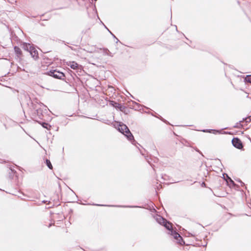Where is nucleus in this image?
<instances>
[{
  "instance_id": "f257e3e1",
  "label": "nucleus",
  "mask_w": 251,
  "mask_h": 251,
  "mask_svg": "<svg viewBox=\"0 0 251 251\" xmlns=\"http://www.w3.org/2000/svg\"><path fill=\"white\" fill-rule=\"evenodd\" d=\"M154 218L158 224L163 225L169 230L168 234L172 235L178 244L180 245L184 244V242L183 241L180 235L173 229L172 225L171 223L167 221L166 220L159 215H156Z\"/></svg>"
},
{
  "instance_id": "f03ea898",
  "label": "nucleus",
  "mask_w": 251,
  "mask_h": 251,
  "mask_svg": "<svg viewBox=\"0 0 251 251\" xmlns=\"http://www.w3.org/2000/svg\"><path fill=\"white\" fill-rule=\"evenodd\" d=\"M118 129L120 132H121L126 136L128 140L130 141H132V140H133V136L132 135L130 130H129L128 128L126 125L121 124H118Z\"/></svg>"
},
{
  "instance_id": "7ed1b4c3",
  "label": "nucleus",
  "mask_w": 251,
  "mask_h": 251,
  "mask_svg": "<svg viewBox=\"0 0 251 251\" xmlns=\"http://www.w3.org/2000/svg\"><path fill=\"white\" fill-rule=\"evenodd\" d=\"M232 144L233 146L237 149H241L243 148L241 141L237 138H234L232 140Z\"/></svg>"
},
{
  "instance_id": "20e7f679",
  "label": "nucleus",
  "mask_w": 251,
  "mask_h": 251,
  "mask_svg": "<svg viewBox=\"0 0 251 251\" xmlns=\"http://www.w3.org/2000/svg\"><path fill=\"white\" fill-rule=\"evenodd\" d=\"M50 73L51 74V75L55 78L62 79L64 77V74L58 71H54L53 72H50Z\"/></svg>"
},
{
  "instance_id": "39448f33",
  "label": "nucleus",
  "mask_w": 251,
  "mask_h": 251,
  "mask_svg": "<svg viewBox=\"0 0 251 251\" xmlns=\"http://www.w3.org/2000/svg\"><path fill=\"white\" fill-rule=\"evenodd\" d=\"M67 65L74 70H77L79 68L78 64L75 61H69L67 62Z\"/></svg>"
},
{
  "instance_id": "423d86ee",
  "label": "nucleus",
  "mask_w": 251,
  "mask_h": 251,
  "mask_svg": "<svg viewBox=\"0 0 251 251\" xmlns=\"http://www.w3.org/2000/svg\"><path fill=\"white\" fill-rule=\"evenodd\" d=\"M32 56V57L36 59L38 57V53L37 50L35 49V48L32 46L31 50L29 51Z\"/></svg>"
},
{
  "instance_id": "0eeeda50",
  "label": "nucleus",
  "mask_w": 251,
  "mask_h": 251,
  "mask_svg": "<svg viewBox=\"0 0 251 251\" xmlns=\"http://www.w3.org/2000/svg\"><path fill=\"white\" fill-rule=\"evenodd\" d=\"M32 47V46H31L30 44L24 43L23 45V49L28 52L30 51Z\"/></svg>"
},
{
  "instance_id": "6e6552de",
  "label": "nucleus",
  "mask_w": 251,
  "mask_h": 251,
  "mask_svg": "<svg viewBox=\"0 0 251 251\" xmlns=\"http://www.w3.org/2000/svg\"><path fill=\"white\" fill-rule=\"evenodd\" d=\"M100 50H102V52L104 55H108L110 56H113L112 53L111 52H110V51L107 49H100Z\"/></svg>"
},
{
  "instance_id": "1a4fd4ad",
  "label": "nucleus",
  "mask_w": 251,
  "mask_h": 251,
  "mask_svg": "<svg viewBox=\"0 0 251 251\" xmlns=\"http://www.w3.org/2000/svg\"><path fill=\"white\" fill-rule=\"evenodd\" d=\"M14 51L18 56L21 55L22 54V51H21V49L18 47H14Z\"/></svg>"
},
{
  "instance_id": "9d476101",
  "label": "nucleus",
  "mask_w": 251,
  "mask_h": 251,
  "mask_svg": "<svg viewBox=\"0 0 251 251\" xmlns=\"http://www.w3.org/2000/svg\"><path fill=\"white\" fill-rule=\"evenodd\" d=\"M110 104L116 108L119 107L120 105V104L118 103H117L114 101H111L110 102Z\"/></svg>"
},
{
  "instance_id": "9b49d317",
  "label": "nucleus",
  "mask_w": 251,
  "mask_h": 251,
  "mask_svg": "<svg viewBox=\"0 0 251 251\" xmlns=\"http://www.w3.org/2000/svg\"><path fill=\"white\" fill-rule=\"evenodd\" d=\"M46 165L48 166V167L50 169H51L52 168V165L51 164V162H50V161L49 160L46 159Z\"/></svg>"
},
{
  "instance_id": "f8f14e48",
  "label": "nucleus",
  "mask_w": 251,
  "mask_h": 251,
  "mask_svg": "<svg viewBox=\"0 0 251 251\" xmlns=\"http://www.w3.org/2000/svg\"><path fill=\"white\" fill-rule=\"evenodd\" d=\"M245 80L247 82L251 83V75H248L246 78Z\"/></svg>"
},
{
  "instance_id": "ddd939ff",
  "label": "nucleus",
  "mask_w": 251,
  "mask_h": 251,
  "mask_svg": "<svg viewBox=\"0 0 251 251\" xmlns=\"http://www.w3.org/2000/svg\"><path fill=\"white\" fill-rule=\"evenodd\" d=\"M226 177H227V179H226V180L227 181V180H229V181L232 183V184L234 183V182L233 181L226 175Z\"/></svg>"
},
{
  "instance_id": "4468645a",
  "label": "nucleus",
  "mask_w": 251,
  "mask_h": 251,
  "mask_svg": "<svg viewBox=\"0 0 251 251\" xmlns=\"http://www.w3.org/2000/svg\"><path fill=\"white\" fill-rule=\"evenodd\" d=\"M42 126L44 127L45 128H48V124L47 123H43V124H42Z\"/></svg>"
},
{
  "instance_id": "2eb2a0df",
  "label": "nucleus",
  "mask_w": 251,
  "mask_h": 251,
  "mask_svg": "<svg viewBox=\"0 0 251 251\" xmlns=\"http://www.w3.org/2000/svg\"><path fill=\"white\" fill-rule=\"evenodd\" d=\"M240 124H239V123H237L236 125L235 126H234V127H240Z\"/></svg>"
},
{
  "instance_id": "dca6fc26",
  "label": "nucleus",
  "mask_w": 251,
  "mask_h": 251,
  "mask_svg": "<svg viewBox=\"0 0 251 251\" xmlns=\"http://www.w3.org/2000/svg\"><path fill=\"white\" fill-rule=\"evenodd\" d=\"M202 131L204 132H211V131L210 130H208V129L203 130Z\"/></svg>"
},
{
  "instance_id": "f3484780",
  "label": "nucleus",
  "mask_w": 251,
  "mask_h": 251,
  "mask_svg": "<svg viewBox=\"0 0 251 251\" xmlns=\"http://www.w3.org/2000/svg\"><path fill=\"white\" fill-rule=\"evenodd\" d=\"M212 130L213 131V133H216L218 132V131H216L215 130Z\"/></svg>"
},
{
  "instance_id": "a211bd4d",
  "label": "nucleus",
  "mask_w": 251,
  "mask_h": 251,
  "mask_svg": "<svg viewBox=\"0 0 251 251\" xmlns=\"http://www.w3.org/2000/svg\"><path fill=\"white\" fill-rule=\"evenodd\" d=\"M202 186H203V185H204V186H205V183H204V182H203V183H202Z\"/></svg>"
},
{
  "instance_id": "6ab92c4d",
  "label": "nucleus",
  "mask_w": 251,
  "mask_h": 251,
  "mask_svg": "<svg viewBox=\"0 0 251 251\" xmlns=\"http://www.w3.org/2000/svg\"><path fill=\"white\" fill-rule=\"evenodd\" d=\"M97 206H99V204H97ZM101 205V206H104V205ZM104 206H105V205H104Z\"/></svg>"
},
{
  "instance_id": "aec40b11",
  "label": "nucleus",
  "mask_w": 251,
  "mask_h": 251,
  "mask_svg": "<svg viewBox=\"0 0 251 251\" xmlns=\"http://www.w3.org/2000/svg\"><path fill=\"white\" fill-rule=\"evenodd\" d=\"M105 123H106L107 124H109V123H108V122H105Z\"/></svg>"
}]
</instances>
